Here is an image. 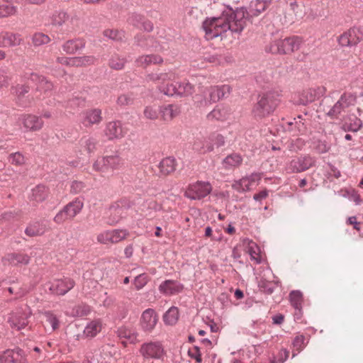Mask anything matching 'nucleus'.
I'll use <instances>...</instances> for the list:
<instances>
[{"instance_id": "f257e3e1", "label": "nucleus", "mask_w": 363, "mask_h": 363, "mask_svg": "<svg viewBox=\"0 0 363 363\" xmlns=\"http://www.w3.org/2000/svg\"><path fill=\"white\" fill-rule=\"evenodd\" d=\"M246 11L244 9H238L235 11L227 9L218 17L207 18L203 23V28L206 38L212 39L228 30L240 33L246 26Z\"/></svg>"}, {"instance_id": "f03ea898", "label": "nucleus", "mask_w": 363, "mask_h": 363, "mask_svg": "<svg viewBox=\"0 0 363 363\" xmlns=\"http://www.w3.org/2000/svg\"><path fill=\"white\" fill-rule=\"evenodd\" d=\"M301 43L302 40L299 37L292 36L272 41L266 48V50L272 54L289 55L298 50Z\"/></svg>"}, {"instance_id": "7ed1b4c3", "label": "nucleus", "mask_w": 363, "mask_h": 363, "mask_svg": "<svg viewBox=\"0 0 363 363\" xmlns=\"http://www.w3.org/2000/svg\"><path fill=\"white\" fill-rule=\"evenodd\" d=\"M279 95L275 93H267L259 99L253 108L256 117L262 118L268 116L277 108L279 104Z\"/></svg>"}, {"instance_id": "20e7f679", "label": "nucleus", "mask_w": 363, "mask_h": 363, "mask_svg": "<svg viewBox=\"0 0 363 363\" xmlns=\"http://www.w3.org/2000/svg\"><path fill=\"white\" fill-rule=\"evenodd\" d=\"M225 139L223 135L218 133L211 134L207 138H197L193 144L195 150L205 154L212 152L214 147H219L224 145Z\"/></svg>"}, {"instance_id": "39448f33", "label": "nucleus", "mask_w": 363, "mask_h": 363, "mask_svg": "<svg viewBox=\"0 0 363 363\" xmlns=\"http://www.w3.org/2000/svg\"><path fill=\"white\" fill-rule=\"evenodd\" d=\"M123 165V160L118 155H107L99 157L94 163L93 168L101 174L110 170L119 169Z\"/></svg>"}, {"instance_id": "423d86ee", "label": "nucleus", "mask_w": 363, "mask_h": 363, "mask_svg": "<svg viewBox=\"0 0 363 363\" xmlns=\"http://www.w3.org/2000/svg\"><path fill=\"white\" fill-rule=\"evenodd\" d=\"M31 311L27 306L24 308H18L8 315L7 323L10 327L16 330H21L25 328L28 324V318Z\"/></svg>"}, {"instance_id": "0eeeda50", "label": "nucleus", "mask_w": 363, "mask_h": 363, "mask_svg": "<svg viewBox=\"0 0 363 363\" xmlns=\"http://www.w3.org/2000/svg\"><path fill=\"white\" fill-rule=\"evenodd\" d=\"M130 236V233L126 229H113L104 230L96 236V240L102 245H114Z\"/></svg>"}, {"instance_id": "6e6552de", "label": "nucleus", "mask_w": 363, "mask_h": 363, "mask_svg": "<svg viewBox=\"0 0 363 363\" xmlns=\"http://www.w3.org/2000/svg\"><path fill=\"white\" fill-rule=\"evenodd\" d=\"M212 191L209 182L198 181L188 186L184 196L191 200H200L208 196Z\"/></svg>"}, {"instance_id": "1a4fd4ad", "label": "nucleus", "mask_w": 363, "mask_h": 363, "mask_svg": "<svg viewBox=\"0 0 363 363\" xmlns=\"http://www.w3.org/2000/svg\"><path fill=\"white\" fill-rule=\"evenodd\" d=\"M355 103L356 96L354 95L351 93H344L329 111L328 114L332 118H337V116L347 108L351 106H354Z\"/></svg>"}, {"instance_id": "9d476101", "label": "nucleus", "mask_w": 363, "mask_h": 363, "mask_svg": "<svg viewBox=\"0 0 363 363\" xmlns=\"http://www.w3.org/2000/svg\"><path fill=\"white\" fill-rule=\"evenodd\" d=\"M19 122L26 131H39L44 125V121L40 117L30 113L21 115Z\"/></svg>"}, {"instance_id": "9b49d317", "label": "nucleus", "mask_w": 363, "mask_h": 363, "mask_svg": "<svg viewBox=\"0 0 363 363\" xmlns=\"http://www.w3.org/2000/svg\"><path fill=\"white\" fill-rule=\"evenodd\" d=\"M326 92V88L323 86H317L303 90L300 94L297 103L306 105L311 103L323 96Z\"/></svg>"}, {"instance_id": "f8f14e48", "label": "nucleus", "mask_w": 363, "mask_h": 363, "mask_svg": "<svg viewBox=\"0 0 363 363\" xmlns=\"http://www.w3.org/2000/svg\"><path fill=\"white\" fill-rule=\"evenodd\" d=\"M158 321V315L152 308L144 311L141 315L140 324L143 330L145 333H151L155 328Z\"/></svg>"}, {"instance_id": "ddd939ff", "label": "nucleus", "mask_w": 363, "mask_h": 363, "mask_svg": "<svg viewBox=\"0 0 363 363\" xmlns=\"http://www.w3.org/2000/svg\"><path fill=\"white\" fill-rule=\"evenodd\" d=\"M261 177L260 174L253 173L249 177H245L238 181H235L232 184V187L240 193L250 191L252 185L259 182Z\"/></svg>"}, {"instance_id": "4468645a", "label": "nucleus", "mask_w": 363, "mask_h": 363, "mask_svg": "<svg viewBox=\"0 0 363 363\" xmlns=\"http://www.w3.org/2000/svg\"><path fill=\"white\" fill-rule=\"evenodd\" d=\"M194 86L186 80L181 82L178 86L171 84L167 85V88L162 89V92L167 95L178 94L180 96H188L193 93Z\"/></svg>"}, {"instance_id": "2eb2a0df", "label": "nucleus", "mask_w": 363, "mask_h": 363, "mask_svg": "<svg viewBox=\"0 0 363 363\" xmlns=\"http://www.w3.org/2000/svg\"><path fill=\"white\" fill-rule=\"evenodd\" d=\"M363 38L361 31L355 28L345 32L339 37V43L342 46H352L359 43Z\"/></svg>"}, {"instance_id": "dca6fc26", "label": "nucleus", "mask_w": 363, "mask_h": 363, "mask_svg": "<svg viewBox=\"0 0 363 363\" xmlns=\"http://www.w3.org/2000/svg\"><path fill=\"white\" fill-rule=\"evenodd\" d=\"M42 325L46 333H52L59 329L60 326V317L52 311H47L43 313Z\"/></svg>"}, {"instance_id": "f3484780", "label": "nucleus", "mask_w": 363, "mask_h": 363, "mask_svg": "<svg viewBox=\"0 0 363 363\" xmlns=\"http://www.w3.org/2000/svg\"><path fill=\"white\" fill-rule=\"evenodd\" d=\"M101 110L93 108L85 111L82 114L81 122L84 127L89 128L99 124L102 121Z\"/></svg>"}, {"instance_id": "a211bd4d", "label": "nucleus", "mask_w": 363, "mask_h": 363, "mask_svg": "<svg viewBox=\"0 0 363 363\" xmlns=\"http://www.w3.org/2000/svg\"><path fill=\"white\" fill-rule=\"evenodd\" d=\"M26 359L21 350H8L0 354V363H26Z\"/></svg>"}, {"instance_id": "6ab92c4d", "label": "nucleus", "mask_w": 363, "mask_h": 363, "mask_svg": "<svg viewBox=\"0 0 363 363\" xmlns=\"http://www.w3.org/2000/svg\"><path fill=\"white\" fill-rule=\"evenodd\" d=\"M23 42L21 35L18 33L1 30L0 38L1 48H11L20 45Z\"/></svg>"}, {"instance_id": "aec40b11", "label": "nucleus", "mask_w": 363, "mask_h": 363, "mask_svg": "<svg viewBox=\"0 0 363 363\" xmlns=\"http://www.w3.org/2000/svg\"><path fill=\"white\" fill-rule=\"evenodd\" d=\"M74 286V281L69 279L65 278L64 279L55 280L52 283L50 289L52 293L57 295H65L67 292L71 290Z\"/></svg>"}, {"instance_id": "412c9836", "label": "nucleus", "mask_w": 363, "mask_h": 363, "mask_svg": "<svg viewBox=\"0 0 363 363\" xmlns=\"http://www.w3.org/2000/svg\"><path fill=\"white\" fill-rule=\"evenodd\" d=\"M105 134L109 140L120 139L125 135L126 130L119 121H111L106 125Z\"/></svg>"}, {"instance_id": "4be33fe9", "label": "nucleus", "mask_w": 363, "mask_h": 363, "mask_svg": "<svg viewBox=\"0 0 363 363\" xmlns=\"http://www.w3.org/2000/svg\"><path fill=\"white\" fill-rule=\"evenodd\" d=\"M118 336L120 339L124 340L122 342L125 346L127 343L135 344L138 341V333L136 329L127 326H122L118 328Z\"/></svg>"}, {"instance_id": "5701e85b", "label": "nucleus", "mask_w": 363, "mask_h": 363, "mask_svg": "<svg viewBox=\"0 0 363 363\" xmlns=\"http://www.w3.org/2000/svg\"><path fill=\"white\" fill-rule=\"evenodd\" d=\"M174 77V74L172 72H159L157 70L155 72L150 73L147 75V80L150 81L155 83H157L160 85V89L162 91V89L164 87L162 85L169 81L173 79Z\"/></svg>"}, {"instance_id": "b1692460", "label": "nucleus", "mask_w": 363, "mask_h": 363, "mask_svg": "<svg viewBox=\"0 0 363 363\" xmlns=\"http://www.w3.org/2000/svg\"><path fill=\"white\" fill-rule=\"evenodd\" d=\"M313 160L310 157H301L291 160L289 169L294 172H301L309 169Z\"/></svg>"}, {"instance_id": "393cba45", "label": "nucleus", "mask_w": 363, "mask_h": 363, "mask_svg": "<svg viewBox=\"0 0 363 363\" xmlns=\"http://www.w3.org/2000/svg\"><path fill=\"white\" fill-rule=\"evenodd\" d=\"M183 286L173 280H166L159 286L160 292L167 296L178 294L181 292Z\"/></svg>"}, {"instance_id": "a878e982", "label": "nucleus", "mask_w": 363, "mask_h": 363, "mask_svg": "<svg viewBox=\"0 0 363 363\" xmlns=\"http://www.w3.org/2000/svg\"><path fill=\"white\" fill-rule=\"evenodd\" d=\"M163 61V58L160 55L150 54L138 57L135 62L137 66L143 68H147L151 65H161Z\"/></svg>"}, {"instance_id": "bb28decb", "label": "nucleus", "mask_w": 363, "mask_h": 363, "mask_svg": "<svg viewBox=\"0 0 363 363\" xmlns=\"http://www.w3.org/2000/svg\"><path fill=\"white\" fill-rule=\"evenodd\" d=\"M4 264L13 266L26 265L29 263L30 257L24 254H8L2 259Z\"/></svg>"}, {"instance_id": "cd10ccee", "label": "nucleus", "mask_w": 363, "mask_h": 363, "mask_svg": "<svg viewBox=\"0 0 363 363\" xmlns=\"http://www.w3.org/2000/svg\"><path fill=\"white\" fill-rule=\"evenodd\" d=\"M28 91V86L24 85H17L12 88V94L16 96L18 102L22 106H27L31 103L28 96H26Z\"/></svg>"}, {"instance_id": "c85d7f7f", "label": "nucleus", "mask_w": 363, "mask_h": 363, "mask_svg": "<svg viewBox=\"0 0 363 363\" xmlns=\"http://www.w3.org/2000/svg\"><path fill=\"white\" fill-rule=\"evenodd\" d=\"M103 324L101 319H94L87 323L83 334L87 338L96 337L102 330Z\"/></svg>"}, {"instance_id": "c756f323", "label": "nucleus", "mask_w": 363, "mask_h": 363, "mask_svg": "<svg viewBox=\"0 0 363 363\" xmlns=\"http://www.w3.org/2000/svg\"><path fill=\"white\" fill-rule=\"evenodd\" d=\"M230 91V87L228 85H223L220 86H211L209 89V101L216 102Z\"/></svg>"}, {"instance_id": "7c9ffc66", "label": "nucleus", "mask_w": 363, "mask_h": 363, "mask_svg": "<svg viewBox=\"0 0 363 363\" xmlns=\"http://www.w3.org/2000/svg\"><path fill=\"white\" fill-rule=\"evenodd\" d=\"M230 111L225 106H217L210 112L207 118L209 121H225L228 118Z\"/></svg>"}, {"instance_id": "2f4dec72", "label": "nucleus", "mask_w": 363, "mask_h": 363, "mask_svg": "<svg viewBox=\"0 0 363 363\" xmlns=\"http://www.w3.org/2000/svg\"><path fill=\"white\" fill-rule=\"evenodd\" d=\"M49 189L44 185H38L32 189L30 199L36 202H42L49 195Z\"/></svg>"}, {"instance_id": "473e14b6", "label": "nucleus", "mask_w": 363, "mask_h": 363, "mask_svg": "<svg viewBox=\"0 0 363 363\" xmlns=\"http://www.w3.org/2000/svg\"><path fill=\"white\" fill-rule=\"evenodd\" d=\"M272 0H255L250 4V12L252 16H259L270 5Z\"/></svg>"}, {"instance_id": "72a5a7b5", "label": "nucleus", "mask_w": 363, "mask_h": 363, "mask_svg": "<svg viewBox=\"0 0 363 363\" xmlns=\"http://www.w3.org/2000/svg\"><path fill=\"white\" fill-rule=\"evenodd\" d=\"M159 168L162 174L168 175L175 171L176 161L172 157H166L160 162Z\"/></svg>"}, {"instance_id": "f704fd0d", "label": "nucleus", "mask_w": 363, "mask_h": 363, "mask_svg": "<svg viewBox=\"0 0 363 363\" xmlns=\"http://www.w3.org/2000/svg\"><path fill=\"white\" fill-rule=\"evenodd\" d=\"M83 206V201L79 199H76L65 206L64 208L68 213V216H70L72 219L82 211Z\"/></svg>"}, {"instance_id": "c9c22d12", "label": "nucleus", "mask_w": 363, "mask_h": 363, "mask_svg": "<svg viewBox=\"0 0 363 363\" xmlns=\"http://www.w3.org/2000/svg\"><path fill=\"white\" fill-rule=\"evenodd\" d=\"M85 43L82 39H75L67 41L63 45V50L67 53L72 54L81 49Z\"/></svg>"}, {"instance_id": "e433bc0d", "label": "nucleus", "mask_w": 363, "mask_h": 363, "mask_svg": "<svg viewBox=\"0 0 363 363\" xmlns=\"http://www.w3.org/2000/svg\"><path fill=\"white\" fill-rule=\"evenodd\" d=\"M179 309L175 306L171 307L163 315V320L166 325H173L179 320Z\"/></svg>"}, {"instance_id": "4c0bfd02", "label": "nucleus", "mask_w": 363, "mask_h": 363, "mask_svg": "<svg viewBox=\"0 0 363 363\" xmlns=\"http://www.w3.org/2000/svg\"><path fill=\"white\" fill-rule=\"evenodd\" d=\"M179 108L173 105H168L160 108L162 118L164 121H169L172 120L179 114Z\"/></svg>"}, {"instance_id": "58836bf2", "label": "nucleus", "mask_w": 363, "mask_h": 363, "mask_svg": "<svg viewBox=\"0 0 363 363\" xmlns=\"http://www.w3.org/2000/svg\"><path fill=\"white\" fill-rule=\"evenodd\" d=\"M45 232V226L39 223L29 225L25 230L26 234L30 237L42 235Z\"/></svg>"}, {"instance_id": "ea45409f", "label": "nucleus", "mask_w": 363, "mask_h": 363, "mask_svg": "<svg viewBox=\"0 0 363 363\" xmlns=\"http://www.w3.org/2000/svg\"><path fill=\"white\" fill-rule=\"evenodd\" d=\"M32 81H38L37 89L39 91H44L45 92L50 91L52 89V84L50 82L48 81L45 77L38 76L37 74L31 75Z\"/></svg>"}, {"instance_id": "a19ab883", "label": "nucleus", "mask_w": 363, "mask_h": 363, "mask_svg": "<svg viewBox=\"0 0 363 363\" xmlns=\"http://www.w3.org/2000/svg\"><path fill=\"white\" fill-rule=\"evenodd\" d=\"M69 21V17L65 11H57L52 16V23L56 26H62Z\"/></svg>"}, {"instance_id": "79ce46f5", "label": "nucleus", "mask_w": 363, "mask_h": 363, "mask_svg": "<svg viewBox=\"0 0 363 363\" xmlns=\"http://www.w3.org/2000/svg\"><path fill=\"white\" fill-rule=\"evenodd\" d=\"M242 162L241 157L238 154H232L226 157L223 162L225 168L230 169L239 166Z\"/></svg>"}, {"instance_id": "37998d69", "label": "nucleus", "mask_w": 363, "mask_h": 363, "mask_svg": "<svg viewBox=\"0 0 363 363\" xmlns=\"http://www.w3.org/2000/svg\"><path fill=\"white\" fill-rule=\"evenodd\" d=\"M291 304L296 308L300 310L303 303V294L298 290L292 291L289 294Z\"/></svg>"}, {"instance_id": "c03bdc74", "label": "nucleus", "mask_w": 363, "mask_h": 363, "mask_svg": "<svg viewBox=\"0 0 363 363\" xmlns=\"http://www.w3.org/2000/svg\"><path fill=\"white\" fill-rule=\"evenodd\" d=\"M82 153L90 154L96 149V143L91 138H83L80 140Z\"/></svg>"}, {"instance_id": "a18cd8bd", "label": "nucleus", "mask_w": 363, "mask_h": 363, "mask_svg": "<svg viewBox=\"0 0 363 363\" xmlns=\"http://www.w3.org/2000/svg\"><path fill=\"white\" fill-rule=\"evenodd\" d=\"M247 252L250 255L251 259L255 260L256 263H259L261 256L259 255V249L256 243L250 242L248 244Z\"/></svg>"}, {"instance_id": "49530a36", "label": "nucleus", "mask_w": 363, "mask_h": 363, "mask_svg": "<svg viewBox=\"0 0 363 363\" xmlns=\"http://www.w3.org/2000/svg\"><path fill=\"white\" fill-rule=\"evenodd\" d=\"M94 57L92 56H83L73 57V60H71V62H72V64H74L76 67H79L92 65L94 63Z\"/></svg>"}, {"instance_id": "de8ad7c7", "label": "nucleus", "mask_w": 363, "mask_h": 363, "mask_svg": "<svg viewBox=\"0 0 363 363\" xmlns=\"http://www.w3.org/2000/svg\"><path fill=\"white\" fill-rule=\"evenodd\" d=\"M160 108L157 106H147L145 108L143 113L146 118L155 120L158 118Z\"/></svg>"}, {"instance_id": "09e8293b", "label": "nucleus", "mask_w": 363, "mask_h": 363, "mask_svg": "<svg viewBox=\"0 0 363 363\" xmlns=\"http://www.w3.org/2000/svg\"><path fill=\"white\" fill-rule=\"evenodd\" d=\"M17 13L16 6L0 5V18L13 16Z\"/></svg>"}, {"instance_id": "8fccbe9b", "label": "nucleus", "mask_w": 363, "mask_h": 363, "mask_svg": "<svg viewBox=\"0 0 363 363\" xmlns=\"http://www.w3.org/2000/svg\"><path fill=\"white\" fill-rule=\"evenodd\" d=\"M91 312V308L86 304H79L76 306L72 312L73 316H84L89 314Z\"/></svg>"}, {"instance_id": "3c124183", "label": "nucleus", "mask_w": 363, "mask_h": 363, "mask_svg": "<svg viewBox=\"0 0 363 363\" xmlns=\"http://www.w3.org/2000/svg\"><path fill=\"white\" fill-rule=\"evenodd\" d=\"M150 278L146 274H140L133 280V285L136 290L142 289L149 281Z\"/></svg>"}, {"instance_id": "603ef678", "label": "nucleus", "mask_w": 363, "mask_h": 363, "mask_svg": "<svg viewBox=\"0 0 363 363\" xmlns=\"http://www.w3.org/2000/svg\"><path fill=\"white\" fill-rule=\"evenodd\" d=\"M50 41V37L42 33H37L33 37V43L35 46H40L44 44H47Z\"/></svg>"}, {"instance_id": "864d4df0", "label": "nucleus", "mask_w": 363, "mask_h": 363, "mask_svg": "<svg viewBox=\"0 0 363 363\" xmlns=\"http://www.w3.org/2000/svg\"><path fill=\"white\" fill-rule=\"evenodd\" d=\"M134 98L131 94H121L118 97L117 104L120 106H129L133 103Z\"/></svg>"}, {"instance_id": "5fc2aeb1", "label": "nucleus", "mask_w": 363, "mask_h": 363, "mask_svg": "<svg viewBox=\"0 0 363 363\" xmlns=\"http://www.w3.org/2000/svg\"><path fill=\"white\" fill-rule=\"evenodd\" d=\"M125 63V60L123 58H121L118 55H113L110 60L109 65L113 69H121L123 68Z\"/></svg>"}, {"instance_id": "6e6d98bb", "label": "nucleus", "mask_w": 363, "mask_h": 363, "mask_svg": "<svg viewBox=\"0 0 363 363\" xmlns=\"http://www.w3.org/2000/svg\"><path fill=\"white\" fill-rule=\"evenodd\" d=\"M104 34L106 37L115 40H121L124 37L122 32L114 29H107L104 30Z\"/></svg>"}, {"instance_id": "4d7b16f0", "label": "nucleus", "mask_w": 363, "mask_h": 363, "mask_svg": "<svg viewBox=\"0 0 363 363\" xmlns=\"http://www.w3.org/2000/svg\"><path fill=\"white\" fill-rule=\"evenodd\" d=\"M69 219H72V218L68 216L67 211L63 208L55 216L54 221L57 224H62Z\"/></svg>"}, {"instance_id": "13d9d810", "label": "nucleus", "mask_w": 363, "mask_h": 363, "mask_svg": "<svg viewBox=\"0 0 363 363\" xmlns=\"http://www.w3.org/2000/svg\"><path fill=\"white\" fill-rule=\"evenodd\" d=\"M258 286L259 289L267 294H272L274 291V284L265 279L259 281Z\"/></svg>"}, {"instance_id": "bf43d9fd", "label": "nucleus", "mask_w": 363, "mask_h": 363, "mask_svg": "<svg viewBox=\"0 0 363 363\" xmlns=\"http://www.w3.org/2000/svg\"><path fill=\"white\" fill-rule=\"evenodd\" d=\"M188 354L191 358L194 359L198 363H201L202 362L201 353L199 347L194 346L189 349Z\"/></svg>"}, {"instance_id": "052dcab7", "label": "nucleus", "mask_w": 363, "mask_h": 363, "mask_svg": "<svg viewBox=\"0 0 363 363\" xmlns=\"http://www.w3.org/2000/svg\"><path fill=\"white\" fill-rule=\"evenodd\" d=\"M305 340L306 339L303 335H297L293 342L294 349L298 352L302 350L306 346Z\"/></svg>"}, {"instance_id": "680f3d73", "label": "nucleus", "mask_w": 363, "mask_h": 363, "mask_svg": "<svg viewBox=\"0 0 363 363\" xmlns=\"http://www.w3.org/2000/svg\"><path fill=\"white\" fill-rule=\"evenodd\" d=\"M10 161L13 164L21 165L25 162V157L19 152H16L10 155Z\"/></svg>"}, {"instance_id": "e2e57ef3", "label": "nucleus", "mask_w": 363, "mask_h": 363, "mask_svg": "<svg viewBox=\"0 0 363 363\" xmlns=\"http://www.w3.org/2000/svg\"><path fill=\"white\" fill-rule=\"evenodd\" d=\"M9 83V78L6 72L0 68V89L7 86Z\"/></svg>"}, {"instance_id": "0e129e2a", "label": "nucleus", "mask_w": 363, "mask_h": 363, "mask_svg": "<svg viewBox=\"0 0 363 363\" xmlns=\"http://www.w3.org/2000/svg\"><path fill=\"white\" fill-rule=\"evenodd\" d=\"M84 188V184L82 182L74 181L71 184V191L74 194H78Z\"/></svg>"}, {"instance_id": "69168bd1", "label": "nucleus", "mask_w": 363, "mask_h": 363, "mask_svg": "<svg viewBox=\"0 0 363 363\" xmlns=\"http://www.w3.org/2000/svg\"><path fill=\"white\" fill-rule=\"evenodd\" d=\"M269 195V192L267 189H264L261 191L260 192L255 194L253 196V199L255 201H261L263 199H266Z\"/></svg>"}, {"instance_id": "338daca9", "label": "nucleus", "mask_w": 363, "mask_h": 363, "mask_svg": "<svg viewBox=\"0 0 363 363\" xmlns=\"http://www.w3.org/2000/svg\"><path fill=\"white\" fill-rule=\"evenodd\" d=\"M347 223L353 225L354 229L359 231L361 223L357 221V218L355 216L350 217L347 220Z\"/></svg>"}, {"instance_id": "774afa93", "label": "nucleus", "mask_w": 363, "mask_h": 363, "mask_svg": "<svg viewBox=\"0 0 363 363\" xmlns=\"http://www.w3.org/2000/svg\"><path fill=\"white\" fill-rule=\"evenodd\" d=\"M73 60V57H62L57 58V61L59 63H60L62 65H66L67 66L74 67L75 65L74 64H72V62H71V60Z\"/></svg>"}]
</instances>
